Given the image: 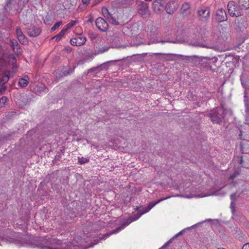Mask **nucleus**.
<instances>
[{
  "instance_id": "obj_47",
  "label": "nucleus",
  "mask_w": 249,
  "mask_h": 249,
  "mask_svg": "<svg viewBox=\"0 0 249 249\" xmlns=\"http://www.w3.org/2000/svg\"><path fill=\"white\" fill-rule=\"evenodd\" d=\"M175 238H173V237L171 238L168 241H167L162 247V248H163L166 246H167L169 244L171 243L172 242V240L174 239Z\"/></svg>"
},
{
  "instance_id": "obj_19",
  "label": "nucleus",
  "mask_w": 249,
  "mask_h": 249,
  "mask_svg": "<svg viewBox=\"0 0 249 249\" xmlns=\"http://www.w3.org/2000/svg\"><path fill=\"white\" fill-rule=\"evenodd\" d=\"M176 9V3L174 1L167 3L165 6V10L169 14H172Z\"/></svg>"
},
{
  "instance_id": "obj_17",
  "label": "nucleus",
  "mask_w": 249,
  "mask_h": 249,
  "mask_svg": "<svg viewBox=\"0 0 249 249\" xmlns=\"http://www.w3.org/2000/svg\"><path fill=\"white\" fill-rule=\"evenodd\" d=\"M10 46L13 50L14 52L17 55H20L22 53V50L20 46L18 44L17 41L15 39L10 40Z\"/></svg>"
},
{
  "instance_id": "obj_20",
  "label": "nucleus",
  "mask_w": 249,
  "mask_h": 249,
  "mask_svg": "<svg viewBox=\"0 0 249 249\" xmlns=\"http://www.w3.org/2000/svg\"><path fill=\"white\" fill-rule=\"evenodd\" d=\"M210 63V60L208 59L207 57H203L201 60V67L205 68L206 70L212 69Z\"/></svg>"
},
{
  "instance_id": "obj_37",
  "label": "nucleus",
  "mask_w": 249,
  "mask_h": 249,
  "mask_svg": "<svg viewBox=\"0 0 249 249\" xmlns=\"http://www.w3.org/2000/svg\"><path fill=\"white\" fill-rule=\"evenodd\" d=\"M89 161V160L87 159L86 158L82 157V158H78V162L79 164H82L85 163H87Z\"/></svg>"
},
{
  "instance_id": "obj_43",
  "label": "nucleus",
  "mask_w": 249,
  "mask_h": 249,
  "mask_svg": "<svg viewBox=\"0 0 249 249\" xmlns=\"http://www.w3.org/2000/svg\"><path fill=\"white\" fill-rule=\"evenodd\" d=\"M235 202H231L230 208L233 213L235 212Z\"/></svg>"
},
{
  "instance_id": "obj_24",
  "label": "nucleus",
  "mask_w": 249,
  "mask_h": 249,
  "mask_svg": "<svg viewBox=\"0 0 249 249\" xmlns=\"http://www.w3.org/2000/svg\"><path fill=\"white\" fill-rule=\"evenodd\" d=\"M76 1L77 0H65V5H63V6L66 9H70L71 6L76 4Z\"/></svg>"
},
{
  "instance_id": "obj_32",
  "label": "nucleus",
  "mask_w": 249,
  "mask_h": 249,
  "mask_svg": "<svg viewBox=\"0 0 249 249\" xmlns=\"http://www.w3.org/2000/svg\"><path fill=\"white\" fill-rule=\"evenodd\" d=\"M18 38L19 42L22 44H25L27 43V39L24 34L18 36Z\"/></svg>"
},
{
  "instance_id": "obj_15",
  "label": "nucleus",
  "mask_w": 249,
  "mask_h": 249,
  "mask_svg": "<svg viewBox=\"0 0 249 249\" xmlns=\"http://www.w3.org/2000/svg\"><path fill=\"white\" fill-rule=\"evenodd\" d=\"M86 38L84 36H77L71 39L70 43L72 46H80L85 43Z\"/></svg>"
},
{
  "instance_id": "obj_46",
  "label": "nucleus",
  "mask_w": 249,
  "mask_h": 249,
  "mask_svg": "<svg viewBox=\"0 0 249 249\" xmlns=\"http://www.w3.org/2000/svg\"><path fill=\"white\" fill-rule=\"evenodd\" d=\"M245 121V124H249V114L246 113Z\"/></svg>"
},
{
  "instance_id": "obj_28",
  "label": "nucleus",
  "mask_w": 249,
  "mask_h": 249,
  "mask_svg": "<svg viewBox=\"0 0 249 249\" xmlns=\"http://www.w3.org/2000/svg\"><path fill=\"white\" fill-rule=\"evenodd\" d=\"M64 249H80L79 245H75L73 243L67 244Z\"/></svg>"
},
{
  "instance_id": "obj_26",
  "label": "nucleus",
  "mask_w": 249,
  "mask_h": 249,
  "mask_svg": "<svg viewBox=\"0 0 249 249\" xmlns=\"http://www.w3.org/2000/svg\"><path fill=\"white\" fill-rule=\"evenodd\" d=\"M244 103L245 107V113L249 114V98L245 95L244 97Z\"/></svg>"
},
{
  "instance_id": "obj_27",
  "label": "nucleus",
  "mask_w": 249,
  "mask_h": 249,
  "mask_svg": "<svg viewBox=\"0 0 249 249\" xmlns=\"http://www.w3.org/2000/svg\"><path fill=\"white\" fill-rule=\"evenodd\" d=\"M239 7L242 6L246 9H249V0H238Z\"/></svg>"
},
{
  "instance_id": "obj_56",
  "label": "nucleus",
  "mask_w": 249,
  "mask_h": 249,
  "mask_svg": "<svg viewBox=\"0 0 249 249\" xmlns=\"http://www.w3.org/2000/svg\"><path fill=\"white\" fill-rule=\"evenodd\" d=\"M146 1H151L152 0H144Z\"/></svg>"
},
{
  "instance_id": "obj_2",
  "label": "nucleus",
  "mask_w": 249,
  "mask_h": 249,
  "mask_svg": "<svg viewBox=\"0 0 249 249\" xmlns=\"http://www.w3.org/2000/svg\"><path fill=\"white\" fill-rule=\"evenodd\" d=\"M141 216V214H140V213H137L130 216L123 223L121 226L117 228L116 229L113 230L108 233H107L106 234L103 236V238H101V239H104L112 234L118 232L119 231L122 230L124 227L128 226L133 221L138 219Z\"/></svg>"
},
{
  "instance_id": "obj_34",
  "label": "nucleus",
  "mask_w": 249,
  "mask_h": 249,
  "mask_svg": "<svg viewBox=\"0 0 249 249\" xmlns=\"http://www.w3.org/2000/svg\"><path fill=\"white\" fill-rule=\"evenodd\" d=\"M109 47L108 46H104L102 48H99L98 50H97L96 51L97 52V53H102L105 52L109 50Z\"/></svg>"
},
{
  "instance_id": "obj_48",
  "label": "nucleus",
  "mask_w": 249,
  "mask_h": 249,
  "mask_svg": "<svg viewBox=\"0 0 249 249\" xmlns=\"http://www.w3.org/2000/svg\"><path fill=\"white\" fill-rule=\"evenodd\" d=\"M64 50L68 53H70L71 52L72 49L70 46H67L65 48Z\"/></svg>"
},
{
  "instance_id": "obj_31",
  "label": "nucleus",
  "mask_w": 249,
  "mask_h": 249,
  "mask_svg": "<svg viewBox=\"0 0 249 249\" xmlns=\"http://www.w3.org/2000/svg\"><path fill=\"white\" fill-rule=\"evenodd\" d=\"M99 69L98 66L92 67L89 69L87 71V74H88L90 73H94L95 74L98 73L99 72Z\"/></svg>"
},
{
  "instance_id": "obj_25",
  "label": "nucleus",
  "mask_w": 249,
  "mask_h": 249,
  "mask_svg": "<svg viewBox=\"0 0 249 249\" xmlns=\"http://www.w3.org/2000/svg\"><path fill=\"white\" fill-rule=\"evenodd\" d=\"M8 61L12 65L13 69L17 68L16 59L13 54H10L8 57Z\"/></svg>"
},
{
  "instance_id": "obj_53",
  "label": "nucleus",
  "mask_w": 249,
  "mask_h": 249,
  "mask_svg": "<svg viewBox=\"0 0 249 249\" xmlns=\"http://www.w3.org/2000/svg\"><path fill=\"white\" fill-rule=\"evenodd\" d=\"M238 184L237 181H233L231 182V184L233 187H235L237 184Z\"/></svg>"
},
{
  "instance_id": "obj_11",
  "label": "nucleus",
  "mask_w": 249,
  "mask_h": 249,
  "mask_svg": "<svg viewBox=\"0 0 249 249\" xmlns=\"http://www.w3.org/2000/svg\"><path fill=\"white\" fill-rule=\"evenodd\" d=\"M97 28L102 32H106L108 29L107 23L102 18H98L95 21Z\"/></svg>"
},
{
  "instance_id": "obj_35",
  "label": "nucleus",
  "mask_w": 249,
  "mask_h": 249,
  "mask_svg": "<svg viewBox=\"0 0 249 249\" xmlns=\"http://www.w3.org/2000/svg\"><path fill=\"white\" fill-rule=\"evenodd\" d=\"M8 98L6 96H2L0 99V108L3 107L5 106L6 102H7Z\"/></svg>"
},
{
  "instance_id": "obj_1",
  "label": "nucleus",
  "mask_w": 249,
  "mask_h": 249,
  "mask_svg": "<svg viewBox=\"0 0 249 249\" xmlns=\"http://www.w3.org/2000/svg\"><path fill=\"white\" fill-rule=\"evenodd\" d=\"M229 111L228 109L221 105L211 110L208 113V116L213 123L219 124L222 122L224 118Z\"/></svg>"
},
{
  "instance_id": "obj_5",
  "label": "nucleus",
  "mask_w": 249,
  "mask_h": 249,
  "mask_svg": "<svg viewBox=\"0 0 249 249\" xmlns=\"http://www.w3.org/2000/svg\"><path fill=\"white\" fill-rule=\"evenodd\" d=\"M154 55L155 56H157L159 55H163L164 56L161 58V60L163 61H170V60H173V59H172L169 57V55H174V56H178L182 57L183 60H186L187 62H191L193 61L194 58L196 57L194 56V57L190 56H185L181 54H171V53H168V54H165V53H154Z\"/></svg>"
},
{
  "instance_id": "obj_23",
  "label": "nucleus",
  "mask_w": 249,
  "mask_h": 249,
  "mask_svg": "<svg viewBox=\"0 0 249 249\" xmlns=\"http://www.w3.org/2000/svg\"><path fill=\"white\" fill-rule=\"evenodd\" d=\"M190 8V4L188 2H184L181 7L180 12L182 14H187L188 12L190 13L189 10Z\"/></svg>"
},
{
  "instance_id": "obj_45",
  "label": "nucleus",
  "mask_w": 249,
  "mask_h": 249,
  "mask_svg": "<svg viewBox=\"0 0 249 249\" xmlns=\"http://www.w3.org/2000/svg\"><path fill=\"white\" fill-rule=\"evenodd\" d=\"M236 193H234L232 194L231 195V202H235L236 199Z\"/></svg>"
},
{
  "instance_id": "obj_29",
  "label": "nucleus",
  "mask_w": 249,
  "mask_h": 249,
  "mask_svg": "<svg viewBox=\"0 0 249 249\" xmlns=\"http://www.w3.org/2000/svg\"><path fill=\"white\" fill-rule=\"evenodd\" d=\"M76 22L77 21L75 20H72L69 23H68L66 25V28L65 29H63V34H64V31L66 32L72 27L76 24Z\"/></svg>"
},
{
  "instance_id": "obj_40",
  "label": "nucleus",
  "mask_w": 249,
  "mask_h": 249,
  "mask_svg": "<svg viewBox=\"0 0 249 249\" xmlns=\"http://www.w3.org/2000/svg\"><path fill=\"white\" fill-rule=\"evenodd\" d=\"M240 174V171H235L234 173L231 175L229 178V179H233L237 177L238 176H239Z\"/></svg>"
},
{
  "instance_id": "obj_12",
  "label": "nucleus",
  "mask_w": 249,
  "mask_h": 249,
  "mask_svg": "<svg viewBox=\"0 0 249 249\" xmlns=\"http://www.w3.org/2000/svg\"><path fill=\"white\" fill-rule=\"evenodd\" d=\"M184 41L181 39H176L175 40H158L157 39H154L153 40H150L148 41L146 44L150 45L151 44L160 43L161 44H164L165 43H183Z\"/></svg>"
},
{
  "instance_id": "obj_22",
  "label": "nucleus",
  "mask_w": 249,
  "mask_h": 249,
  "mask_svg": "<svg viewBox=\"0 0 249 249\" xmlns=\"http://www.w3.org/2000/svg\"><path fill=\"white\" fill-rule=\"evenodd\" d=\"M119 60H120L109 61L106 62L99 66H97L98 67L99 71L100 72L101 71H103V70H107L109 67V65L110 63L113 62L118 61Z\"/></svg>"
},
{
  "instance_id": "obj_16",
  "label": "nucleus",
  "mask_w": 249,
  "mask_h": 249,
  "mask_svg": "<svg viewBox=\"0 0 249 249\" xmlns=\"http://www.w3.org/2000/svg\"><path fill=\"white\" fill-rule=\"evenodd\" d=\"M18 2L17 0H6L4 9L7 12L16 9Z\"/></svg>"
},
{
  "instance_id": "obj_30",
  "label": "nucleus",
  "mask_w": 249,
  "mask_h": 249,
  "mask_svg": "<svg viewBox=\"0 0 249 249\" xmlns=\"http://www.w3.org/2000/svg\"><path fill=\"white\" fill-rule=\"evenodd\" d=\"M108 21L111 24L113 25H118L119 24V22L117 21L113 16L112 15L108 19Z\"/></svg>"
},
{
  "instance_id": "obj_10",
  "label": "nucleus",
  "mask_w": 249,
  "mask_h": 249,
  "mask_svg": "<svg viewBox=\"0 0 249 249\" xmlns=\"http://www.w3.org/2000/svg\"><path fill=\"white\" fill-rule=\"evenodd\" d=\"M215 19L218 22H221L227 20V15L226 11L223 8L218 9L215 14Z\"/></svg>"
},
{
  "instance_id": "obj_8",
  "label": "nucleus",
  "mask_w": 249,
  "mask_h": 249,
  "mask_svg": "<svg viewBox=\"0 0 249 249\" xmlns=\"http://www.w3.org/2000/svg\"><path fill=\"white\" fill-rule=\"evenodd\" d=\"M9 75L10 71H5L2 77L0 78V95L3 94L7 89V87L5 86L4 84L9 80Z\"/></svg>"
},
{
  "instance_id": "obj_14",
  "label": "nucleus",
  "mask_w": 249,
  "mask_h": 249,
  "mask_svg": "<svg viewBox=\"0 0 249 249\" xmlns=\"http://www.w3.org/2000/svg\"><path fill=\"white\" fill-rule=\"evenodd\" d=\"M138 13L142 16L148 15L149 10L147 4L143 1L139 2L138 6Z\"/></svg>"
},
{
  "instance_id": "obj_21",
  "label": "nucleus",
  "mask_w": 249,
  "mask_h": 249,
  "mask_svg": "<svg viewBox=\"0 0 249 249\" xmlns=\"http://www.w3.org/2000/svg\"><path fill=\"white\" fill-rule=\"evenodd\" d=\"M29 81V78L28 76L25 75L23 78H19L18 84L21 88H25L27 86Z\"/></svg>"
},
{
  "instance_id": "obj_4",
  "label": "nucleus",
  "mask_w": 249,
  "mask_h": 249,
  "mask_svg": "<svg viewBox=\"0 0 249 249\" xmlns=\"http://www.w3.org/2000/svg\"><path fill=\"white\" fill-rule=\"evenodd\" d=\"M229 15L233 17H238L242 15L239 10V6L237 5L234 1H230L227 5Z\"/></svg>"
},
{
  "instance_id": "obj_49",
  "label": "nucleus",
  "mask_w": 249,
  "mask_h": 249,
  "mask_svg": "<svg viewBox=\"0 0 249 249\" xmlns=\"http://www.w3.org/2000/svg\"><path fill=\"white\" fill-rule=\"evenodd\" d=\"M242 249H249V243L244 244L242 247Z\"/></svg>"
},
{
  "instance_id": "obj_38",
  "label": "nucleus",
  "mask_w": 249,
  "mask_h": 249,
  "mask_svg": "<svg viewBox=\"0 0 249 249\" xmlns=\"http://www.w3.org/2000/svg\"><path fill=\"white\" fill-rule=\"evenodd\" d=\"M61 72V71L59 70L56 71L55 72V75L56 78L57 80L58 81L61 80V78L62 77V75Z\"/></svg>"
},
{
  "instance_id": "obj_54",
  "label": "nucleus",
  "mask_w": 249,
  "mask_h": 249,
  "mask_svg": "<svg viewBox=\"0 0 249 249\" xmlns=\"http://www.w3.org/2000/svg\"><path fill=\"white\" fill-rule=\"evenodd\" d=\"M26 16L29 17V18L30 19L31 18H32L33 15L32 14L30 13V12H29L27 15H26Z\"/></svg>"
},
{
  "instance_id": "obj_36",
  "label": "nucleus",
  "mask_w": 249,
  "mask_h": 249,
  "mask_svg": "<svg viewBox=\"0 0 249 249\" xmlns=\"http://www.w3.org/2000/svg\"><path fill=\"white\" fill-rule=\"evenodd\" d=\"M62 38V30L60 33L55 36L52 38V39H55L56 41H59Z\"/></svg>"
},
{
  "instance_id": "obj_44",
  "label": "nucleus",
  "mask_w": 249,
  "mask_h": 249,
  "mask_svg": "<svg viewBox=\"0 0 249 249\" xmlns=\"http://www.w3.org/2000/svg\"><path fill=\"white\" fill-rule=\"evenodd\" d=\"M16 34L18 37L22 35H23L21 30L20 28H17L16 30Z\"/></svg>"
},
{
  "instance_id": "obj_57",
  "label": "nucleus",
  "mask_w": 249,
  "mask_h": 249,
  "mask_svg": "<svg viewBox=\"0 0 249 249\" xmlns=\"http://www.w3.org/2000/svg\"><path fill=\"white\" fill-rule=\"evenodd\" d=\"M218 249H224V248H218Z\"/></svg>"
},
{
  "instance_id": "obj_7",
  "label": "nucleus",
  "mask_w": 249,
  "mask_h": 249,
  "mask_svg": "<svg viewBox=\"0 0 249 249\" xmlns=\"http://www.w3.org/2000/svg\"><path fill=\"white\" fill-rule=\"evenodd\" d=\"M168 198V197H166L161 198V199L158 200V201H156L154 203L150 202L149 203L148 205L147 206V207L146 208H143V207L141 208V207H137L136 208V210L137 211H139V213H140V214H141V216H142V214L149 212L156 205H157L160 202L167 199Z\"/></svg>"
},
{
  "instance_id": "obj_42",
  "label": "nucleus",
  "mask_w": 249,
  "mask_h": 249,
  "mask_svg": "<svg viewBox=\"0 0 249 249\" xmlns=\"http://www.w3.org/2000/svg\"><path fill=\"white\" fill-rule=\"evenodd\" d=\"M62 22L61 21H59L56 23H55L51 28L52 31H55L57 28L59 27V26L61 25Z\"/></svg>"
},
{
  "instance_id": "obj_51",
  "label": "nucleus",
  "mask_w": 249,
  "mask_h": 249,
  "mask_svg": "<svg viewBox=\"0 0 249 249\" xmlns=\"http://www.w3.org/2000/svg\"><path fill=\"white\" fill-rule=\"evenodd\" d=\"M183 231H180V232H179L177 234H176L174 237L173 238H177L178 236L179 235H181L182 234V232Z\"/></svg>"
},
{
  "instance_id": "obj_9",
  "label": "nucleus",
  "mask_w": 249,
  "mask_h": 249,
  "mask_svg": "<svg viewBox=\"0 0 249 249\" xmlns=\"http://www.w3.org/2000/svg\"><path fill=\"white\" fill-rule=\"evenodd\" d=\"M27 32L30 36L36 37L40 34L41 30L38 27L31 24L27 28Z\"/></svg>"
},
{
  "instance_id": "obj_39",
  "label": "nucleus",
  "mask_w": 249,
  "mask_h": 249,
  "mask_svg": "<svg viewBox=\"0 0 249 249\" xmlns=\"http://www.w3.org/2000/svg\"><path fill=\"white\" fill-rule=\"evenodd\" d=\"M39 89L40 90L38 91L39 93L47 92V88L44 85L41 84L39 86Z\"/></svg>"
},
{
  "instance_id": "obj_41",
  "label": "nucleus",
  "mask_w": 249,
  "mask_h": 249,
  "mask_svg": "<svg viewBox=\"0 0 249 249\" xmlns=\"http://www.w3.org/2000/svg\"><path fill=\"white\" fill-rule=\"evenodd\" d=\"M75 68V66H73L72 69H70L68 71H63V76L68 75L71 73L73 71Z\"/></svg>"
},
{
  "instance_id": "obj_3",
  "label": "nucleus",
  "mask_w": 249,
  "mask_h": 249,
  "mask_svg": "<svg viewBox=\"0 0 249 249\" xmlns=\"http://www.w3.org/2000/svg\"><path fill=\"white\" fill-rule=\"evenodd\" d=\"M46 245H40L38 248L40 249H62V242L56 239H49L45 242Z\"/></svg>"
},
{
  "instance_id": "obj_50",
  "label": "nucleus",
  "mask_w": 249,
  "mask_h": 249,
  "mask_svg": "<svg viewBox=\"0 0 249 249\" xmlns=\"http://www.w3.org/2000/svg\"><path fill=\"white\" fill-rule=\"evenodd\" d=\"M183 231H180V232H179L177 234H176L174 237L173 238H177L178 236L179 235H181L182 234V232Z\"/></svg>"
},
{
  "instance_id": "obj_33",
  "label": "nucleus",
  "mask_w": 249,
  "mask_h": 249,
  "mask_svg": "<svg viewBox=\"0 0 249 249\" xmlns=\"http://www.w3.org/2000/svg\"><path fill=\"white\" fill-rule=\"evenodd\" d=\"M102 13L104 17L107 18V20L112 16L107 8L103 9Z\"/></svg>"
},
{
  "instance_id": "obj_13",
  "label": "nucleus",
  "mask_w": 249,
  "mask_h": 249,
  "mask_svg": "<svg viewBox=\"0 0 249 249\" xmlns=\"http://www.w3.org/2000/svg\"><path fill=\"white\" fill-rule=\"evenodd\" d=\"M189 45L190 46L195 47H202V48H213L214 49L213 47H211L208 46L206 43H203L201 39H197V40H191L189 43Z\"/></svg>"
},
{
  "instance_id": "obj_6",
  "label": "nucleus",
  "mask_w": 249,
  "mask_h": 249,
  "mask_svg": "<svg viewBox=\"0 0 249 249\" xmlns=\"http://www.w3.org/2000/svg\"><path fill=\"white\" fill-rule=\"evenodd\" d=\"M199 19L202 21H206L210 17V10L208 7H202L197 10Z\"/></svg>"
},
{
  "instance_id": "obj_52",
  "label": "nucleus",
  "mask_w": 249,
  "mask_h": 249,
  "mask_svg": "<svg viewBox=\"0 0 249 249\" xmlns=\"http://www.w3.org/2000/svg\"><path fill=\"white\" fill-rule=\"evenodd\" d=\"M90 0H82V2L84 4H88L89 3Z\"/></svg>"
},
{
  "instance_id": "obj_18",
  "label": "nucleus",
  "mask_w": 249,
  "mask_h": 249,
  "mask_svg": "<svg viewBox=\"0 0 249 249\" xmlns=\"http://www.w3.org/2000/svg\"><path fill=\"white\" fill-rule=\"evenodd\" d=\"M152 8L156 12H159L164 8V3L162 0H155L152 4Z\"/></svg>"
},
{
  "instance_id": "obj_55",
  "label": "nucleus",
  "mask_w": 249,
  "mask_h": 249,
  "mask_svg": "<svg viewBox=\"0 0 249 249\" xmlns=\"http://www.w3.org/2000/svg\"><path fill=\"white\" fill-rule=\"evenodd\" d=\"M242 162H243V159H242H242H241V160H240V164H242Z\"/></svg>"
}]
</instances>
